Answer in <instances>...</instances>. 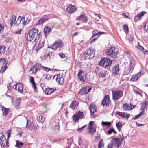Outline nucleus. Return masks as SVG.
<instances>
[{
	"label": "nucleus",
	"instance_id": "f257e3e1",
	"mask_svg": "<svg viewBox=\"0 0 148 148\" xmlns=\"http://www.w3.org/2000/svg\"><path fill=\"white\" fill-rule=\"evenodd\" d=\"M123 140V137L114 138L107 146V148H118Z\"/></svg>",
	"mask_w": 148,
	"mask_h": 148
},
{
	"label": "nucleus",
	"instance_id": "f03ea898",
	"mask_svg": "<svg viewBox=\"0 0 148 148\" xmlns=\"http://www.w3.org/2000/svg\"><path fill=\"white\" fill-rule=\"evenodd\" d=\"M25 36L27 41H35L37 37V29L35 28L32 29L26 34Z\"/></svg>",
	"mask_w": 148,
	"mask_h": 148
},
{
	"label": "nucleus",
	"instance_id": "7ed1b4c3",
	"mask_svg": "<svg viewBox=\"0 0 148 148\" xmlns=\"http://www.w3.org/2000/svg\"><path fill=\"white\" fill-rule=\"evenodd\" d=\"M112 99L114 101H117L121 98L123 94V91L121 90L112 91Z\"/></svg>",
	"mask_w": 148,
	"mask_h": 148
},
{
	"label": "nucleus",
	"instance_id": "20e7f679",
	"mask_svg": "<svg viewBox=\"0 0 148 148\" xmlns=\"http://www.w3.org/2000/svg\"><path fill=\"white\" fill-rule=\"evenodd\" d=\"M115 50L114 47H111L108 49L106 52L107 56L109 58H112L113 59L116 58L117 54Z\"/></svg>",
	"mask_w": 148,
	"mask_h": 148
},
{
	"label": "nucleus",
	"instance_id": "39448f33",
	"mask_svg": "<svg viewBox=\"0 0 148 148\" xmlns=\"http://www.w3.org/2000/svg\"><path fill=\"white\" fill-rule=\"evenodd\" d=\"M64 46V43L62 40H59L55 41L52 45V49L54 50H59Z\"/></svg>",
	"mask_w": 148,
	"mask_h": 148
},
{
	"label": "nucleus",
	"instance_id": "423d86ee",
	"mask_svg": "<svg viewBox=\"0 0 148 148\" xmlns=\"http://www.w3.org/2000/svg\"><path fill=\"white\" fill-rule=\"evenodd\" d=\"M111 63V61L107 58L102 59L99 62V65L105 68L109 66Z\"/></svg>",
	"mask_w": 148,
	"mask_h": 148
},
{
	"label": "nucleus",
	"instance_id": "0eeeda50",
	"mask_svg": "<svg viewBox=\"0 0 148 148\" xmlns=\"http://www.w3.org/2000/svg\"><path fill=\"white\" fill-rule=\"evenodd\" d=\"M7 62L3 58L0 60V72L3 73L7 68Z\"/></svg>",
	"mask_w": 148,
	"mask_h": 148
},
{
	"label": "nucleus",
	"instance_id": "6e6552de",
	"mask_svg": "<svg viewBox=\"0 0 148 148\" xmlns=\"http://www.w3.org/2000/svg\"><path fill=\"white\" fill-rule=\"evenodd\" d=\"M0 143L2 147H7L9 146V142L6 139L3 135H2L0 138Z\"/></svg>",
	"mask_w": 148,
	"mask_h": 148
},
{
	"label": "nucleus",
	"instance_id": "1a4fd4ad",
	"mask_svg": "<svg viewBox=\"0 0 148 148\" xmlns=\"http://www.w3.org/2000/svg\"><path fill=\"white\" fill-rule=\"evenodd\" d=\"M84 117V115L83 112L80 111L74 114L73 117V120L75 122L77 121L80 119H82Z\"/></svg>",
	"mask_w": 148,
	"mask_h": 148
},
{
	"label": "nucleus",
	"instance_id": "9d476101",
	"mask_svg": "<svg viewBox=\"0 0 148 148\" xmlns=\"http://www.w3.org/2000/svg\"><path fill=\"white\" fill-rule=\"evenodd\" d=\"M93 52V50L90 48H89L87 51H86L84 53L85 59H92L93 58L94 55Z\"/></svg>",
	"mask_w": 148,
	"mask_h": 148
},
{
	"label": "nucleus",
	"instance_id": "9b49d317",
	"mask_svg": "<svg viewBox=\"0 0 148 148\" xmlns=\"http://www.w3.org/2000/svg\"><path fill=\"white\" fill-rule=\"evenodd\" d=\"M128 68L125 70V73L126 75L130 74L135 66L134 63H133L131 60H130V62Z\"/></svg>",
	"mask_w": 148,
	"mask_h": 148
},
{
	"label": "nucleus",
	"instance_id": "f8f14e48",
	"mask_svg": "<svg viewBox=\"0 0 148 148\" xmlns=\"http://www.w3.org/2000/svg\"><path fill=\"white\" fill-rule=\"evenodd\" d=\"M110 102L109 96L108 95H106L101 102V105L104 106L108 105Z\"/></svg>",
	"mask_w": 148,
	"mask_h": 148
},
{
	"label": "nucleus",
	"instance_id": "ddd939ff",
	"mask_svg": "<svg viewBox=\"0 0 148 148\" xmlns=\"http://www.w3.org/2000/svg\"><path fill=\"white\" fill-rule=\"evenodd\" d=\"M56 81L59 84L62 85L64 83V79L61 75L58 74L57 76Z\"/></svg>",
	"mask_w": 148,
	"mask_h": 148
},
{
	"label": "nucleus",
	"instance_id": "4468645a",
	"mask_svg": "<svg viewBox=\"0 0 148 148\" xmlns=\"http://www.w3.org/2000/svg\"><path fill=\"white\" fill-rule=\"evenodd\" d=\"M13 88L15 89H16V90L20 92H23V86L22 85L21 83L16 84L14 86Z\"/></svg>",
	"mask_w": 148,
	"mask_h": 148
},
{
	"label": "nucleus",
	"instance_id": "2eb2a0df",
	"mask_svg": "<svg viewBox=\"0 0 148 148\" xmlns=\"http://www.w3.org/2000/svg\"><path fill=\"white\" fill-rule=\"evenodd\" d=\"M78 78L80 80L84 82L85 80V77L84 73L82 70H80L78 74Z\"/></svg>",
	"mask_w": 148,
	"mask_h": 148
},
{
	"label": "nucleus",
	"instance_id": "dca6fc26",
	"mask_svg": "<svg viewBox=\"0 0 148 148\" xmlns=\"http://www.w3.org/2000/svg\"><path fill=\"white\" fill-rule=\"evenodd\" d=\"M76 10V8L74 6L71 5H69L66 8V11L68 13L71 14Z\"/></svg>",
	"mask_w": 148,
	"mask_h": 148
},
{
	"label": "nucleus",
	"instance_id": "f3484780",
	"mask_svg": "<svg viewBox=\"0 0 148 148\" xmlns=\"http://www.w3.org/2000/svg\"><path fill=\"white\" fill-rule=\"evenodd\" d=\"M141 74V72H139L137 74L132 75L130 79V81L133 82L137 81L138 78L140 76Z\"/></svg>",
	"mask_w": 148,
	"mask_h": 148
},
{
	"label": "nucleus",
	"instance_id": "a211bd4d",
	"mask_svg": "<svg viewBox=\"0 0 148 148\" xmlns=\"http://www.w3.org/2000/svg\"><path fill=\"white\" fill-rule=\"evenodd\" d=\"M56 89L55 88H46L44 92L47 95H50L54 92L56 90Z\"/></svg>",
	"mask_w": 148,
	"mask_h": 148
},
{
	"label": "nucleus",
	"instance_id": "6ab92c4d",
	"mask_svg": "<svg viewBox=\"0 0 148 148\" xmlns=\"http://www.w3.org/2000/svg\"><path fill=\"white\" fill-rule=\"evenodd\" d=\"M116 114L120 116L122 118H126L128 119L130 116V114H126L123 112H120L118 111H117L116 112Z\"/></svg>",
	"mask_w": 148,
	"mask_h": 148
},
{
	"label": "nucleus",
	"instance_id": "aec40b11",
	"mask_svg": "<svg viewBox=\"0 0 148 148\" xmlns=\"http://www.w3.org/2000/svg\"><path fill=\"white\" fill-rule=\"evenodd\" d=\"M89 109L91 113V114H92L96 111V108L95 105L91 104L89 107Z\"/></svg>",
	"mask_w": 148,
	"mask_h": 148
},
{
	"label": "nucleus",
	"instance_id": "412c9836",
	"mask_svg": "<svg viewBox=\"0 0 148 148\" xmlns=\"http://www.w3.org/2000/svg\"><path fill=\"white\" fill-rule=\"evenodd\" d=\"M119 65H117L112 68V71L113 74L116 75L119 73Z\"/></svg>",
	"mask_w": 148,
	"mask_h": 148
},
{
	"label": "nucleus",
	"instance_id": "4be33fe9",
	"mask_svg": "<svg viewBox=\"0 0 148 148\" xmlns=\"http://www.w3.org/2000/svg\"><path fill=\"white\" fill-rule=\"evenodd\" d=\"M88 18L86 17L84 15H82L80 16L77 18L78 21H81L83 22H86L88 21Z\"/></svg>",
	"mask_w": 148,
	"mask_h": 148
},
{
	"label": "nucleus",
	"instance_id": "5701e85b",
	"mask_svg": "<svg viewBox=\"0 0 148 148\" xmlns=\"http://www.w3.org/2000/svg\"><path fill=\"white\" fill-rule=\"evenodd\" d=\"M30 81L31 83H32V85L33 86L35 92L36 91V87L35 82L34 81V78L31 77L30 78Z\"/></svg>",
	"mask_w": 148,
	"mask_h": 148
},
{
	"label": "nucleus",
	"instance_id": "b1692460",
	"mask_svg": "<svg viewBox=\"0 0 148 148\" xmlns=\"http://www.w3.org/2000/svg\"><path fill=\"white\" fill-rule=\"evenodd\" d=\"M48 18L45 17L41 18L39 19L38 22V25L42 24L46 22Z\"/></svg>",
	"mask_w": 148,
	"mask_h": 148
},
{
	"label": "nucleus",
	"instance_id": "393cba45",
	"mask_svg": "<svg viewBox=\"0 0 148 148\" xmlns=\"http://www.w3.org/2000/svg\"><path fill=\"white\" fill-rule=\"evenodd\" d=\"M78 104L76 101H73L71 103L69 106L71 108L74 109L77 107L78 106Z\"/></svg>",
	"mask_w": 148,
	"mask_h": 148
},
{
	"label": "nucleus",
	"instance_id": "a878e982",
	"mask_svg": "<svg viewBox=\"0 0 148 148\" xmlns=\"http://www.w3.org/2000/svg\"><path fill=\"white\" fill-rule=\"evenodd\" d=\"M43 69L45 71L47 72L51 70V69L50 68L46 67H45L43 66H41V65H38V69Z\"/></svg>",
	"mask_w": 148,
	"mask_h": 148
},
{
	"label": "nucleus",
	"instance_id": "bb28decb",
	"mask_svg": "<svg viewBox=\"0 0 148 148\" xmlns=\"http://www.w3.org/2000/svg\"><path fill=\"white\" fill-rule=\"evenodd\" d=\"M16 144L15 145V147L18 148H21L23 145V143L21 142L16 140Z\"/></svg>",
	"mask_w": 148,
	"mask_h": 148
},
{
	"label": "nucleus",
	"instance_id": "cd10ccee",
	"mask_svg": "<svg viewBox=\"0 0 148 148\" xmlns=\"http://www.w3.org/2000/svg\"><path fill=\"white\" fill-rule=\"evenodd\" d=\"M51 29L50 27L48 26L45 27L44 29V32L45 34H46L47 33H49L51 31Z\"/></svg>",
	"mask_w": 148,
	"mask_h": 148
},
{
	"label": "nucleus",
	"instance_id": "c85d7f7f",
	"mask_svg": "<svg viewBox=\"0 0 148 148\" xmlns=\"http://www.w3.org/2000/svg\"><path fill=\"white\" fill-rule=\"evenodd\" d=\"M2 110L3 115H6L8 113V110L3 106L2 107Z\"/></svg>",
	"mask_w": 148,
	"mask_h": 148
},
{
	"label": "nucleus",
	"instance_id": "c756f323",
	"mask_svg": "<svg viewBox=\"0 0 148 148\" xmlns=\"http://www.w3.org/2000/svg\"><path fill=\"white\" fill-rule=\"evenodd\" d=\"M104 32H99L93 34L91 38L96 37V38H97V39L99 37V36H100L101 35L104 34Z\"/></svg>",
	"mask_w": 148,
	"mask_h": 148
},
{
	"label": "nucleus",
	"instance_id": "7c9ffc66",
	"mask_svg": "<svg viewBox=\"0 0 148 148\" xmlns=\"http://www.w3.org/2000/svg\"><path fill=\"white\" fill-rule=\"evenodd\" d=\"M5 47L4 45L0 46V53L4 54L5 52Z\"/></svg>",
	"mask_w": 148,
	"mask_h": 148
},
{
	"label": "nucleus",
	"instance_id": "2f4dec72",
	"mask_svg": "<svg viewBox=\"0 0 148 148\" xmlns=\"http://www.w3.org/2000/svg\"><path fill=\"white\" fill-rule=\"evenodd\" d=\"M84 88L85 93L86 94L88 93L92 88V86H86Z\"/></svg>",
	"mask_w": 148,
	"mask_h": 148
},
{
	"label": "nucleus",
	"instance_id": "473e14b6",
	"mask_svg": "<svg viewBox=\"0 0 148 148\" xmlns=\"http://www.w3.org/2000/svg\"><path fill=\"white\" fill-rule=\"evenodd\" d=\"M123 125L121 122H119L116 124V126L119 131Z\"/></svg>",
	"mask_w": 148,
	"mask_h": 148
},
{
	"label": "nucleus",
	"instance_id": "72a5a7b5",
	"mask_svg": "<svg viewBox=\"0 0 148 148\" xmlns=\"http://www.w3.org/2000/svg\"><path fill=\"white\" fill-rule=\"evenodd\" d=\"M89 130V132L90 134L92 135H93L94 133L96 132V129L93 127L91 128L90 129H88Z\"/></svg>",
	"mask_w": 148,
	"mask_h": 148
},
{
	"label": "nucleus",
	"instance_id": "f704fd0d",
	"mask_svg": "<svg viewBox=\"0 0 148 148\" xmlns=\"http://www.w3.org/2000/svg\"><path fill=\"white\" fill-rule=\"evenodd\" d=\"M16 19V16L14 15H13L10 19V25H12L15 22Z\"/></svg>",
	"mask_w": 148,
	"mask_h": 148
},
{
	"label": "nucleus",
	"instance_id": "c9c22d12",
	"mask_svg": "<svg viewBox=\"0 0 148 148\" xmlns=\"http://www.w3.org/2000/svg\"><path fill=\"white\" fill-rule=\"evenodd\" d=\"M44 41L43 40H40L39 42V44L38 46V49H40L41 48H42L44 46Z\"/></svg>",
	"mask_w": 148,
	"mask_h": 148
},
{
	"label": "nucleus",
	"instance_id": "e433bc0d",
	"mask_svg": "<svg viewBox=\"0 0 148 148\" xmlns=\"http://www.w3.org/2000/svg\"><path fill=\"white\" fill-rule=\"evenodd\" d=\"M106 73V71H102L99 72V75L100 77H104Z\"/></svg>",
	"mask_w": 148,
	"mask_h": 148
},
{
	"label": "nucleus",
	"instance_id": "4c0bfd02",
	"mask_svg": "<svg viewBox=\"0 0 148 148\" xmlns=\"http://www.w3.org/2000/svg\"><path fill=\"white\" fill-rule=\"evenodd\" d=\"M122 107L124 109V110L125 111H127L129 110V105L128 104H123V105Z\"/></svg>",
	"mask_w": 148,
	"mask_h": 148
},
{
	"label": "nucleus",
	"instance_id": "58836bf2",
	"mask_svg": "<svg viewBox=\"0 0 148 148\" xmlns=\"http://www.w3.org/2000/svg\"><path fill=\"white\" fill-rule=\"evenodd\" d=\"M21 99L20 98H17L15 101V104L16 106H18L21 102Z\"/></svg>",
	"mask_w": 148,
	"mask_h": 148
},
{
	"label": "nucleus",
	"instance_id": "ea45409f",
	"mask_svg": "<svg viewBox=\"0 0 148 148\" xmlns=\"http://www.w3.org/2000/svg\"><path fill=\"white\" fill-rule=\"evenodd\" d=\"M123 29L126 33L128 32L129 29L127 26L126 25H123Z\"/></svg>",
	"mask_w": 148,
	"mask_h": 148
},
{
	"label": "nucleus",
	"instance_id": "a19ab883",
	"mask_svg": "<svg viewBox=\"0 0 148 148\" xmlns=\"http://www.w3.org/2000/svg\"><path fill=\"white\" fill-rule=\"evenodd\" d=\"M146 106V102L145 101L141 103V106L140 107V109L143 110Z\"/></svg>",
	"mask_w": 148,
	"mask_h": 148
},
{
	"label": "nucleus",
	"instance_id": "79ce46f5",
	"mask_svg": "<svg viewBox=\"0 0 148 148\" xmlns=\"http://www.w3.org/2000/svg\"><path fill=\"white\" fill-rule=\"evenodd\" d=\"M101 124L103 126H110L111 125V123L110 122L102 121Z\"/></svg>",
	"mask_w": 148,
	"mask_h": 148
},
{
	"label": "nucleus",
	"instance_id": "37998d69",
	"mask_svg": "<svg viewBox=\"0 0 148 148\" xmlns=\"http://www.w3.org/2000/svg\"><path fill=\"white\" fill-rule=\"evenodd\" d=\"M34 71H35V72H36L37 71V69L36 67V66L34 65L31 68L29 71L31 72V71H32V73H33Z\"/></svg>",
	"mask_w": 148,
	"mask_h": 148
},
{
	"label": "nucleus",
	"instance_id": "c03bdc74",
	"mask_svg": "<svg viewBox=\"0 0 148 148\" xmlns=\"http://www.w3.org/2000/svg\"><path fill=\"white\" fill-rule=\"evenodd\" d=\"M93 125V121H90L89 122L87 129H90L92 127Z\"/></svg>",
	"mask_w": 148,
	"mask_h": 148
},
{
	"label": "nucleus",
	"instance_id": "a18cd8bd",
	"mask_svg": "<svg viewBox=\"0 0 148 148\" xmlns=\"http://www.w3.org/2000/svg\"><path fill=\"white\" fill-rule=\"evenodd\" d=\"M145 13V12H140L138 14L137 16L138 17V19H139L141 16H143Z\"/></svg>",
	"mask_w": 148,
	"mask_h": 148
},
{
	"label": "nucleus",
	"instance_id": "49530a36",
	"mask_svg": "<svg viewBox=\"0 0 148 148\" xmlns=\"http://www.w3.org/2000/svg\"><path fill=\"white\" fill-rule=\"evenodd\" d=\"M104 146V145L103 144L102 141H100L98 145V148H101L103 147Z\"/></svg>",
	"mask_w": 148,
	"mask_h": 148
},
{
	"label": "nucleus",
	"instance_id": "de8ad7c7",
	"mask_svg": "<svg viewBox=\"0 0 148 148\" xmlns=\"http://www.w3.org/2000/svg\"><path fill=\"white\" fill-rule=\"evenodd\" d=\"M138 45L137 46V48L140 50L143 51L144 49L143 47L139 45V42H138Z\"/></svg>",
	"mask_w": 148,
	"mask_h": 148
},
{
	"label": "nucleus",
	"instance_id": "09e8293b",
	"mask_svg": "<svg viewBox=\"0 0 148 148\" xmlns=\"http://www.w3.org/2000/svg\"><path fill=\"white\" fill-rule=\"evenodd\" d=\"M39 119L38 121L39 122H40L41 123H43L44 122V120L42 119V116H39Z\"/></svg>",
	"mask_w": 148,
	"mask_h": 148
},
{
	"label": "nucleus",
	"instance_id": "8fccbe9b",
	"mask_svg": "<svg viewBox=\"0 0 148 148\" xmlns=\"http://www.w3.org/2000/svg\"><path fill=\"white\" fill-rule=\"evenodd\" d=\"M11 132V130L9 129L6 132V134L7 135V139H8L10 137Z\"/></svg>",
	"mask_w": 148,
	"mask_h": 148
},
{
	"label": "nucleus",
	"instance_id": "3c124183",
	"mask_svg": "<svg viewBox=\"0 0 148 148\" xmlns=\"http://www.w3.org/2000/svg\"><path fill=\"white\" fill-rule=\"evenodd\" d=\"M25 17H23V18H21L20 21H22V23L23 24L25 25V24H26L27 23V21H25Z\"/></svg>",
	"mask_w": 148,
	"mask_h": 148
},
{
	"label": "nucleus",
	"instance_id": "603ef678",
	"mask_svg": "<svg viewBox=\"0 0 148 148\" xmlns=\"http://www.w3.org/2000/svg\"><path fill=\"white\" fill-rule=\"evenodd\" d=\"M140 116H142L143 115L144 116L143 117V118H144L145 117H146V114L144 113V111H142L140 112L139 114Z\"/></svg>",
	"mask_w": 148,
	"mask_h": 148
},
{
	"label": "nucleus",
	"instance_id": "864d4df0",
	"mask_svg": "<svg viewBox=\"0 0 148 148\" xmlns=\"http://www.w3.org/2000/svg\"><path fill=\"white\" fill-rule=\"evenodd\" d=\"M50 53H49L48 54H47L46 55H44V58L42 59V60H46V59L47 58H48L49 56H50Z\"/></svg>",
	"mask_w": 148,
	"mask_h": 148
},
{
	"label": "nucleus",
	"instance_id": "5fc2aeb1",
	"mask_svg": "<svg viewBox=\"0 0 148 148\" xmlns=\"http://www.w3.org/2000/svg\"><path fill=\"white\" fill-rule=\"evenodd\" d=\"M85 92L84 88H82L79 91V93L82 95L86 94V93H85Z\"/></svg>",
	"mask_w": 148,
	"mask_h": 148
},
{
	"label": "nucleus",
	"instance_id": "6e6d98bb",
	"mask_svg": "<svg viewBox=\"0 0 148 148\" xmlns=\"http://www.w3.org/2000/svg\"><path fill=\"white\" fill-rule=\"evenodd\" d=\"M39 84L40 86L41 87L42 89L43 90H44V89L43 88V87L44 86V83L42 81H41L39 82Z\"/></svg>",
	"mask_w": 148,
	"mask_h": 148
},
{
	"label": "nucleus",
	"instance_id": "4d7b16f0",
	"mask_svg": "<svg viewBox=\"0 0 148 148\" xmlns=\"http://www.w3.org/2000/svg\"><path fill=\"white\" fill-rule=\"evenodd\" d=\"M114 131V129H111L109 130L108 131V134H111Z\"/></svg>",
	"mask_w": 148,
	"mask_h": 148
},
{
	"label": "nucleus",
	"instance_id": "13d9d810",
	"mask_svg": "<svg viewBox=\"0 0 148 148\" xmlns=\"http://www.w3.org/2000/svg\"><path fill=\"white\" fill-rule=\"evenodd\" d=\"M96 15L97 16L96 18V19L97 21H99V19H101V18L99 15L96 14Z\"/></svg>",
	"mask_w": 148,
	"mask_h": 148
},
{
	"label": "nucleus",
	"instance_id": "bf43d9fd",
	"mask_svg": "<svg viewBox=\"0 0 148 148\" xmlns=\"http://www.w3.org/2000/svg\"><path fill=\"white\" fill-rule=\"evenodd\" d=\"M59 121L58 120V124L56 125L55 126V129H59L60 127V126L59 125V122H58Z\"/></svg>",
	"mask_w": 148,
	"mask_h": 148
},
{
	"label": "nucleus",
	"instance_id": "052dcab7",
	"mask_svg": "<svg viewBox=\"0 0 148 148\" xmlns=\"http://www.w3.org/2000/svg\"><path fill=\"white\" fill-rule=\"evenodd\" d=\"M59 55L60 57L62 58H64L65 57V55L62 53H60L59 54Z\"/></svg>",
	"mask_w": 148,
	"mask_h": 148
},
{
	"label": "nucleus",
	"instance_id": "680f3d73",
	"mask_svg": "<svg viewBox=\"0 0 148 148\" xmlns=\"http://www.w3.org/2000/svg\"><path fill=\"white\" fill-rule=\"evenodd\" d=\"M86 125H85L83 126V127H81L80 128H78V131H79L80 132H81L82 129L86 127Z\"/></svg>",
	"mask_w": 148,
	"mask_h": 148
},
{
	"label": "nucleus",
	"instance_id": "e2e57ef3",
	"mask_svg": "<svg viewBox=\"0 0 148 148\" xmlns=\"http://www.w3.org/2000/svg\"><path fill=\"white\" fill-rule=\"evenodd\" d=\"M134 93L136 94H138L140 95L141 97L142 96V95H141V94L140 92H139L137 90H134Z\"/></svg>",
	"mask_w": 148,
	"mask_h": 148
},
{
	"label": "nucleus",
	"instance_id": "0e129e2a",
	"mask_svg": "<svg viewBox=\"0 0 148 148\" xmlns=\"http://www.w3.org/2000/svg\"><path fill=\"white\" fill-rule=\"evenodd\" d=\"M97 39V38H93L92 40L90 42V43L91 44L93 43L96 39Z\"/></svg>",
	"mask_w": 148,
	"mask_h": 148
},
{
	"label": "nucleus",
	"instance_id": "69168bd1",
	"mask_svg": "<svg viewBox=\"0 0 148 148\" xmlns=\"http://www.w3.org/2000/svg\"><path fill=\"white\" fill-rule=\"evenodd\" d=\"M51 75H46V79H50L51 78Z\"/></svg>",
	"mask_w": 148,
	"mask_h": 148
},
{
	"label": "nucleus",
	"instance_id": "338daca9",
	"mask_svg": "<svg viewBox=\"0 0 148 148\" xmlns=\"http://www.w3.org/2000/svg\"><path fill=\"white\" fill-rule=\"evenodd\" d=\"M21 31V29H19L18 30L16 31V33L18 34H20Z\"/></svg>",
	"mask_w": 148,
	"mask_h": 148
},
{
	"label": "nucleus",
	"instance_id": "774afa93",
	"mask_svg": "<svg viewBox=\"0 0 148 148\" xmlns=\"http://www.w3.org/2000/svg\"><path fill=\"white\" fill-rule=\"evenodd\" d=\"M140 117H141L140 116L139 114H138V115H136L135 116V117L134 118V119L135 120V119H136Z\"/></svg>",
	"mask_w": 148,
	"mask_h": 148
}]
</instances>
